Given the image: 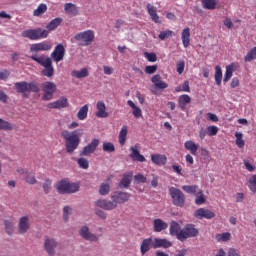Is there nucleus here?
I'll use <instances>...</instances> for the list:
<instances>
[{
  "instance_id": "1",
  "label": "nucleus",
  "mask_w": 256,
  "mask_h": 256,
  "mask_svg": "<svg viewBox=\"0 0 256 256\" xmlns=\"http://www.w3.org/2000/svg\"><path fill=\"white\" fill-rule=\"evenodd\" d=\"M169 233L171 237H176L178 241L182 243L191 239V237H197L199 235V230L195 228L193 224H186L184 228L181 229L179 223L172 221L170 223Z\"/></svg>"
},
{
  "instance_id": "2",
  "label": "nucleus",
  "mask_w": 256,
  "mask_h": 256,
  "mask_svg": "<svg viewBox=\"0 0 256 256\" xmlns=\"http://www.w3.org/2000/svg\"><path fill=\"white\" fill-rule=\"evenodd\" d=\"M61 137L65 141V147L67 153H73L77 147H79V143H81V137H83V130H63L61 132Z\"/></svg>"
},
{
  "instance_id": "3",
  "label": "nucleus",
  "mask_w": 256,
  "mask_h": 256,
  "mask_svg": "<svg viewBox=\"0 0 256 256\" xmlns=\"http://www.w3.org/2000/svg\"><path fill=\"white\" fill-rule=\"evenodd\" d=\"M30 59H32V61H35L36 63H38V65H41V67L44 68L42 70V75H44V77H48L49 79H51V77L55 75V68H53V60H51V58L45 55L37 56V54H33L32 56H30Z\"/></svg>"
},
{
  "instance_id": "4",
  "label": "nucleus",
  "mask_w": 256,
  "mask_h": 256,
  "mask_svg": "<svg viewBox=\"0 0 256 256\" xmlns=\"http://www.w3.org/2000/svg\"><path fill=\"white\" fill-rule=\"evenodd\" d=\"M14 87L17 93H21L26 99H29L31 93H39L40 91L39 86L35 82H16Z\"/></svg>"
},
{
  "instance_id": "5",
  "label": "nucleus",
  "mask_w": 256,
  "mask_h": 256,
  "mask_svg": "<svg viewBox=\"0 0 256 256\" xmlns=\"http://www.w3.org/2000/svg\"><path fill=\"white\" fill-rule=\"evenodd\" d=\"M22 37L30 39V41H39V39H47L49 31L43 28L29 29L22 32Z\"/></svg>"
},
{
  "instance_id": "6",
  "label": "nucleus",
  "mask_w": 256,
  "mask_h": 256,
  "mask_svg": "<svg viewBox=\"0 0 256 256\" xmlns=\"http://www.w3.org/2000/svg\"><path fill=\"white\" fill-rule=\"evenodd\" d=\"M74 39L79 41L82 47H89L95 41V31L85 30L74 35Z\"/></svg>"
},
{
  "instance_id": "7",
  "label": "nucleus",
  "mask_w": 256,
  "mask_h": 256,
  "mask_svg": "<svg viewBox=\"0 0 256 256\" xmlns=\"http://www.w3.org/2000/svg\"><path fill=\"white\" fill-rule=\"evenodd\" d=\"M58 193L62 195L77 193L79 191V184L77 183H70L67 180H61L56 187Z\"/></svg>"
},
{
  "instance_id": "8",
  "label": "nucleus",
  "mask_w": 256,
  "mask_h": 256,
  "mask_svg": "<svg viewBox=\"0 0 256 256\" xmlns=\"http://www.w3.org/2000/svg\"><path fill=\"white\" fill-rule=\"evenodd\" d=\"M169 195L175 207H185V194L178 188L170 187Z\"/></svg>"
},
{
  "instance_id": "9",
  "label": "nucleus",
  "mask_w": 256,
  "mask_h": 256,
  "mask_svg": "<svg viewBox=\"0 0 256 256\" xmlns=\"http://www.w3.org/2000/svg\"><path fill=\"white\" fill-rule=\"evenodd\" d=\"M41 89L44 93L42 100L51 101V99H53V94L57 91V85L53 82H44L41 84Z\"/></svg>"
},
{
  "instance_id": "10",
  "label": "nucleus",
  "mask_w": 256,
  "mask_h": 256,
  "mask_svg": "<svg viewBox=\"0 0 256 256\" xmlns=\"http://www.w3.org/2000/svg\"><path fill=\"white\" fill-rule=\"evenodd\" d=\"M110 198L112 199V202L115 203L117 208V205L127 203V201L131 199V194L129 192L115 191L111 194Z\"/></svg>"
},
{
  "instance_id": "11",
  "label": "nucleus",
  "mask_w": 256,
  "mask_h": 256,
  "mask_svg": "<svg viewBox=\"0 0 256 256\" xmlns=\"http://www.w3.org/2000/svg\"><path fill=\"white\" fill-rule=\"evenodd\" d=\"M58 245L59 243L54 238L46 237L44 241V249L46 253H48V255L50 256H55V253H56L55 249H57Z\"/></svg>"
},
{
  "instance_id": "12",
  "label": "nucleus",
  "mask_w": 256,
  "mask_h": 256,
  "mask_svg": "<svg viewBox=\"0 0 256 256\" xmlns=\"http://www.w3.org/2000/svg\"><path fill=\"white\" fill-rule=\"evenodd\" d=\"M53 49V44L47 41L32 44L30 46L31 53H39V51H51Z\"/></svg>"
},
{
  "instance_id": "13",
  "label": "nucleus",
  "mask_w": 256,
  "mask_h": 256,
  "mask_svg": "<svg viewBox=\"0 0 256 256\" xmlns=\"http://www.w3.org/2000/svg\"><path fill=\"white\" fill-rule=\"evenodd\" d=\"M31 229V223L29 222V216H22L18 221V233L20 235H25Z\"/></svg>"
},
{
  "instance_id": "14",
  "label": "nucleus",
  "mask_w": 256,
  "mask_h": 256,
  "mask_svg": "<svg viewBox=\"0 0 256 256\" xmlns=\"http://www.w3.org/2000/svg\"><path fill=\"white\" fill-rule=\"evenodd\" d=\"M51 58L56 63L63 61L65 58V46H63V44H57L54 51L51 53Z\"/></svg>"
},
{
  "instance_id": "15",
  "label": "nucleus",
  "mask_w": 256,
  "mask_h": 256,
  "mask_svg": "<svg viewBox=\"0 0 256 256\" xmlns=\"http://www.w3.org/2000/svg\"><path fill=\"white\" fill-rule=\"evenodd\" d=\"M194 217L196 219H213L215 217V212L206 208H199L194 212Z\"/></svg>"
},
{
  "instance_id": "16",
  "label": "nucleus",
  "mask_w": 256,
  "mask_h": 256,
  "mask_svg": "<svg viewBox=\"0 0 256 256\" xmlns=\"http://www.w3.org/2000/svg\"><path fill=\"white\" fill-rule=\"evenodd\" d=\"M97 147H99V139L94 138L91 143L83 148L80 155L87 157V155H91V153H95L97 151Z\"/></svg>"
},
{
  "instance_id": "17",
  "label": "nucleus",
  "mask_w": 256,
  "mask_h": 256,
  "mask_svg": "<svg viewBox=\"0 0 256 256\" xmlns=\"http://www.w3.org/2000/svg\"><path fill=\"white\" fill-rule=\"evenodd\" d=\"M79 235L82 237V239H85V241H99V236L91 233L87 226H82L80 228Z\"/></svg>"
},
{
  "instance_id": "18",
  "label": "nucleus",
  "mask_w": 256,
  "mask_h": 256,
  "mask_svg": "<svg viewBox=\"0 0 256 256\" xmlns=\"http://www.w3.org/2000/svg\"><path fill=\"white\" fill-rule=\"evenodd\" d=\"M95 206L99 207L100 209H104V211H113V209H117L115 202L113 200H105L99 199L95 202Z\"/></svg>"
},
{
  "instance_id": "19",
  "label": "nucleus",
  "mask_w": 256,
  "mask_h": 256,
  "mask_svg": "<svg viewBox=\"0 0 256 256\" xmlns=\"http://www.w3.org/2000/svg\"><path fill=\"white\" fill-rule=\"evenodd\" d=\"M96 113L95 115L99 118V119H107V117H109V112H107V106L105 105V102L103 101H98L96 103Z\"/></svg>"
},
{
  "instance_id": "20",
  "label": "nucleus",
  "mask_w": 256,
  "mask_h": 256,
  "mask_svg": "<svg viewBox=\"0 0 256 256\" xmlns=\"http://www.w3.org/2000/svg\"><path fill=\"white\" fill-rule=\"evenodd\" d=\"M130 157L133 159V161H138L139 163H145L146 159L145 156H143L139 152V144H136L135 146L130 147Z\"/></svg>"
},
{
  "instance_id": "21",
  "label": "nucleus",
  "mask_w": 256,
  "mask_h": 256,
  "mask_svg": "<svg viewBox=\"0 0 256 256\" xmlns=\"http://www.w3.org/2000/svg\"><path fill=\"white\" fill-rule=\"evenodd\" d=\"M47 107L48 109H65L69 107V100L65 97H61L59 100L49 103Z\"/></svg>"
},
{
  "instance_id": "22",
  "label": "nucleus",
  "mask_w": 256,
  "mask_h": 256,
  "mask_svg": "<svg viewBox=\"0 0 256 256\" xmlns=\"http://www.w3.org/2000/svg\"><path fill=\"white\" fill-rule=\"evenodd\" d=\"M169 228V224L163 221L161 218H156L153 221V231L154 233H161Z\"/></svg>"
},
{
  "instance_id": "23",
  "label": "nucleus",
  "mask_w": 256,
  "mask_h": 256,
  "mask_svg": "<svg viewBox=\"0 0 256 256\" xmlns=\"http://www.w3.org/2000/svg\"><path fill=\"white\" fill-rule=\"evenodd\" d=\"M173 243L165 238H155L153 243V249H169L172 247Z\"/></svg>"
},
{
  "instance_id": "24",
  "label": "nucleus",
  "mask_w": 256,
  "mask_h": 256,
  "mask_svg": "<svg viewBox=\"0 0 256 256\" xmlns=\"http://www.w3.org/2000/svg\"><path fill=\"white\" fill-rule=\"evenodd\" d=\"M181 40L183 47L187 49L191 45V29L189 27L184 28L181 33Z\"/></svg>"
},
{
  "instance_id": "25",
  "label": "nucleus",
  "mask_w": 256,
  "mask_h": 256,
  "mask_svg": "<svg viewBox=\"0 0 256 256\" xmlns=\"http://www.w3.org/2000/svg\"><path fill=\"white\" fill-rule=\"evenodd\" d=\"M153 238H146L142 241V244L140 246V253L141 255H145L146 253H149L151 249H153Z\"/></svg>"
},
{
  "instance_id": "26",
  "label": "nucleus",
  "mask_w": 256,
  "mask_h": 256,
  "mask_svg": "<svg viewBox=\"0 0 256 256\" xmlns=\"http://www.w3.org/2000/svg\"><path fill=\"white\" fill-rule=\"evenodd\" d=\"M151 161L154 163V165L161 167L163 165H167V156L163 154H152Z\"/></svg>"
},
{
  "instance_id": "27",
  "label": "nucleus",
  "mask_w": 256,
  "mask_h": 256,
  "mask_svg": "<svg viewBox=\"0 0 256 256\" xmlns=\"http://www.w3.org/2000/svg\"><path fill=\"white\" fill-rule=\"evenodd\" d=\"M151 81L155 85V87H157V89H167V87H169V84L163 81L161 75L159 74L152 76Z\"/></svg>"
},
{
  "instance_id": "28",
  "label": "nucleus",
  "mask_w": 256,
  "mask_h": 256,
  "mask_svg": "<svg viewBox=\"0 0 256 256\" xmlns=\"http://www.w3.org/2000/svg\"><path fill=\"white\" fill-rule=\"evenodd\" d=\"M191 103V96L187 94L180 95L178 98V104L182 111L187 109V105Z\"/></svg>"
},
{
  "instance_id": "29",
  "label": "nucleus",
  "mask_w": 256,
  "mask_h": 256,
  "mask_svg": "<svg viewBox=\"0 0 256 256\" xmlns=\"http://www.w3.org/2000/svg\"><path fill=\"white\" fill-rule=\"evenodd\" d=\"M184 147L187 151H190L191 155H197V151H199V145L191 140L186 141L184 143Z\"/></svg>"
},
{
  "instance_id": "30",
  "label": "nucleus",
  "mask_w": 256,
  "mask_h": 256,
  "mask_svg": "<svg viewBox=\"0 0 256 256\" xmlns=\"http://www.w3.org/2000/svg\"><path fill=\"white\" fill-rule=\"evenodd\" d=\"M64 11L65 13H67V15H72L73 17H75L79 13V10H77V6H75V4L73 3H66L64 5Z\"/></svg>"
},
{
  "instance_id": "31",
  "label": "nucleus",
  "mask_w": 256,
  "mask_h": 256,
  "mask_svg": "<svg viewBox=\"0 0 256 256\" xmlns=\"http://www.w3.org/2000/svg\"><path fill=\"white\" fill-rule=\"evenodd\" d=\"M63 23V18H54L49 22V24L46 25V29L49 33V31H55L56 28L59 27Z\"/></svg>"
},
{
  "instance_id": "32",
  "label": "nucleus",
  "mask_w": 256,
  "mask_h": 256,
  "mask_svg": "<svg viewBox=\"0 0 256 256\" xmlns=\"http://www.w3.org/2000/svg\"><path fill=\"white\" fill-rule=\"evenodd\" d=\"M88 114H89V105L86 104L79 109L77 113V119L79 121H85V118L87 117Z\"/></svg>"
},
{
  "instance_id": "33",
  "label": "nucleus",
  "mask_w": 256,
  "mask_h": 256,
  "mask_svg": "<svg viewBox=\"0 0 256 256\" xmlns=\"http://www.w3.org/2000/svg\"><path fill=\"white\" fill-rule=\"evenodd\" d=\"M71 75L72 77H76V79H85V77H89V70L87 68H83L81 71L74 70Z\"/></svg>"
},
{
  "instance_id": "34",
  "label": "nucleus",
  "mask_w": 256,
  "mask_h": 256,
  "mask_svg": "<svg viewBox=\"0 0 256 256\" xmlns=\"http://www.w3.org/2000/svg\"><path fill=\"white\" fill-rule=\"evenodd\" d=\"M195 195V204L196 205H203L204 203L207 202V198H205V194H203V190H198Z\"/></svg>"
},
{
  "instance_id": "35",
  "label": "nucleus",
  "mask_w": 256,
  "mask_h": 256,
  "mask_svg": "<svg viewBox=\"0 0 256 256\" xmlns=\"http://www.w3.org/2000/svg\"><path fill=\"white\" fill-rule=\"evenodd\" d=\"M233 71H235V66L233 64L226 66V72L223 79L224 83H228V81L231 80V77H233Z\"/></svg>"
},
{
  "instance_id": "36",
  "label": "nucleus",
  "mask_w": 256,
  "mask_h": 256,
  "mask_svg": "<svg viewBox=\"0 0 256 256\" xmlns=\"http://www.w3.org/2000/svg\"><path fill=\"white\" fill-rule=\"evenodd\" d=\"M203 9L213 11L217 7V0H202Z\"/></svg>"
},
{
  "instance_id": "37",
  "label": "nucleus",
  "mask_w": 256,
  "mask_h": 256,
  "mask_svg": "<svg viewBox=\"0 0 256 256\" xmlns=\"http://www.w3.org/2000/svg\"><path fill=\"white\" fill-rule=\"evenodd\" d=\"M127 133H129L127 126H123L119 132L120 145H125V142L127 141Z\"/></svg>"
},
{
  "instance_id": "38",
  "label": "nucleus",
  "mask_w": 256,
  "mask_h": 256,
  "mask_svg": "<svg viewBox=\"0 0 256 256\" xmlns=\"http://www.w3.org/2000/svg\"><path fill=\"white\" fill-rule=\"evenodd\" d=\"M0 131H13V124L3 118H0Z\"/></svg>"
},
{
  "instance_id": "39",
  "label": "nucleus",
  "mask_w": 256,
  "mask_h": 256,
  "mask_svg": "<svg viewBox=\"0 0 256 256\" xmlns=\"http://www.w3.org/2000/svg\"><path fill=\"white\" fill-rule=\"evenodd\" d=\"M216 241L218 243H227V241H231V234L229 232L216 234Z\"/></svg>"
},
{
  "instance_id": "40",
  "label": "nucleus",
  "mask_w": 256,
  "mask_h": 256,
  "mask_svg": "<svg viewBox=\"0 0 256 256\" xmlns=\"http://www.w3.org/2000/svg\"><path fill=\"white\" fill-rule=\"evenodd\" d=\"M182 190L189 195H195L200 189L197 185H184L182 186Z\"/></svg>"
},
{
  "instance_id": "41",
  "label": "nucleus",
  "mask_w": 256,
  "mask_h": 256,
  "mask_svg": "<svg viewBox=\"0 0 256 256\" xmlns=\"http://www.w3.org/2000/svg\"><path fill=\"white\" fill-rule=\"evenodd\" d=\"M130 185H131V176L124 174L119 183L120 189H127V187H129Z\"/></svg>"
},
{
  "instance_id": "42",
  "label": "nucleus",
  "mask_w": 256,
  "mask_h": 256,
  "mask_svg": "<svg viewBox=\"0 0 256 256\" xmlns=\"http://www.w3.org/2000/svg\"><path fill=\"white\" fill-rule=\"evenodd\" d=\"M215 71L216 85H221V81H223V71L221 70V66L217 65Z\"/></svg>"
},
{
  "instance_id": "43",
  "label": "nucleus",
  "mask_w": 256,
  "mask_h": 256,
  "mask_svg": "<svg viewBox=\"0 0 256 256\" xmlns=\"http://www.w3.org/2000/svg\"><path fill=\"white\" fill-rule=\"evenodd\" d=\"M111 191V184L109 183H102L99 188V194L102 196L109 195Z\"/></svg>"
},
{
  "instance_id": "44",
  "label": "nucleus",
  "mask_w": 256,
  "mask_h": 256,
  "mask_svg": "<svg viewBox=\"0 0 256 256\" xmlns=\"http://www.w3.org/2000/svg\"><path fill=\"white\" fill-rule=\"evenodd\" d=\"M5 231L8 235H13V232L15 231V225L13 224V221L5 220L4 221Z\"/></svg>"
},
{
  "instance_id": "45",
  "label": "nucleus",
  "mask_w": 256,
  "mask_h": 256,
  "mask_svg": "<svg viewBox=\"0 0 256 256\" xmlns=\"http://www.w3.org/2000/svg\"><path fill=\"white\" fill-rule=\"evenodd\" d=\"M158 37L161 41H165V39H169L170 37H175V32L171 30H164L160 32Z\"/></svg>"
},
{
  "instance_id": "46",
  "label": "nucleus",
  "mask_w": 256,
  "mask_h": 256,
  "mask_svg": "<svg viewBox=\"0 0 256 256\" xmlns=\"http://www.w3.org/2000/svg\"><path fill=\"white\" fill-rule=\"evenodd\" d=\"M235 137H236L237 147H239V149H243V147H245V140H243V133L236 132Z\"/></svg>"
},
{
  "instance_id": "47",
  "label": "nucleus",
  "mask_w": 256,
  "mask_h": 256,
  "mask_svg": "<svg viewBox=\"0 0 256 256\" xmlns=\"http://www.w3.org/2000/svg\"><path fill=\"white\" fill-rule=\"evenodd\" d=\"M47 12V4H40L37 9L34 10L33 15L34 17H39L43 15V13Z\"/></svg>"
},
{
  "instance_id": "48",
  "label": "nucleus",
  "mask_w": 256,
  "mask_h": 256,
  "mask_svg": "<svg viewBox=\"0 0 256 256\" xmlns=\"http://www.w3.org/2000/svg\"><path fill=\"white\" fill-rule=\"evenodd\" d=\"M102 149L105 151V153H115V145H113L111 142H104Z\"/></svg>"
},
{
  "instance_id": "49",
  "label": "nucleus",
  "mask_w": 256,
  "mask_h": 256,
  "mask_svg": "<svg viewBox=\"0 0 256 256\" xmlns=\"http://www.w3.org/2000/svg\"><path fill=\"white\" fill-rule=\"evenodd\" d=\"M248 187L252 193H256V174L252 175L248 180Z\"/></svg>"
},
{
  "instance_id": "50",
  "label": "nucleus",
  "mask_w": 256,
  "mask_h": 256,
  "mask_svg": "<svg viewBox=\"0 0 256 256\" xmlns=\"http://www.w3.org/2000/svg\"><path fill=\"white\" fill-rule=\"evenodd\" d=\"M256 57V47L252 48L247 55L245 56L244 60L246 63H250V61H253Z\"/></svg>"
},
{
  "instance_id": "51",
  "label": "nucleus",
  "mask_w": 256,
  "mask_h": 256,
  "mask_svg": "<svg viewBox=\"0 0 256 256\" xmlns=\"http://www.w3.org/2000/svg\"><path fill=\"white\" fill-rule=\"evenodd\" d=\"M25 181L29 185H35V183H37V179L35 178V175L31 172L26 173Z\"/></svg>"
},
{
  "instance_id": "52",
  "label": "nucleus",
  "mask_w": 256,
  "mask_h": 256,
  "mask_svg": "<svg viewBox=\"0 0 256 256\" xmlns=\"http://www.w3.org/2000/svg\"><path fill=\"white\" fill-rule=\"evenodd\" d=\"M143 55L150 63H155L157 61V54H155V52H144Z\"/></svg>"
},
{
  "instance_id": "53",
  "label": "nucleus",
  "mask_w": 256,
  "mask_h": 256,
  "mask_svg": "<svg viewBox=\"0 0 256 256\" xmlns=\"http://www.w3.org/2000/svg\"><path fill=\"white\" fill-rule=\"evenodd\" d=\"M206 130L208 137H215V135L219 133V128L217 126H208Z\"/></svg>"
},
{
  "instance_id": "54",
  "label": "nucleus",
  "mask_w": 256,
  "mask_h": 256,
  "mask_svg": "<svg viewBox=\"0 0 256 256\" xmlns=\"http://www.w3.org/2000/svg\"><path fill=\"white\" fill-rule=\"evenodd\" d=\"M176 71L178 75H182L183 71H185V60H180L177 62Z\"/></svg>"
},
{
  "instance_id": "55",
  "label": "nucleus",
  "mask_w": 256,
  "mask_h": 256,
  "mask_svg": "<svg viewBox=\"0 0 256 256\" xmlns=\"http://www.w3.org/2000/svg\"><path fill=\"white\" fill-rule=\"evenodd\" d=\"M78 165H79L80 169H89V160H87L85 158H79Z\"/></svg>"
},
{
  "instance_id": "56",
  "label": "nucleus",
  "mask_w": 256,
  "mask_h": 256,
  "mask_svg": "<svg viewBox=\"0 0 256 256\" xmlns=\"http://www.w3.org/2000/svg\"><path fill=\"white\" fill-rule=\"evenodd\" d=\"M157 72V65H152V66H146L145 67V73L147 75H153V73Z\"/></svg>"
},
{
  "instance_id": "57",
  "label": "nucleus",
  "mask_w": 256,
  "mask_h": 256,
  "mask_svg": "<svg viewBox=\"0 0 256 256\" xmlns=\"http://www.w3.org/2000/svg\"><path fill=\"white\" fill-rule=\"evenodd\" d=\"M134 181L137 183H147V177L143 176V174H136L134 176Z\"/></svg>"
},
{
  "instance_id": "58",
  "label": "nucleus",
  "mask_w": 256,
  "mask_h": 256,
  "mask_svg": "<svg viewBox=\"0 0 256 256\" xmlns=\"http://www.w3.org/2000/svg\"><path fill=\"white\" fill-rule=\"evenodd\" d=\"M71 211V207L70 206H65L63 209V219L64 221H69V213Z\"/></svg>"
},
{
  "instance_id": "59",
  "label": "nucleus",
  "mask_w": 256,
  "mask_h": 256,
  "mask_svg": "<svg viewBox=\"0 0 256 256\" xmlns=\"http://www.w3.org/2000/svg\"><path fill=\"white\" fill-rule=\"evenodd\" d=\"M44 193H49L51 191V180H46L43 184Z\"/></svg>"
},
{
  "instance_id": "60",
  "label": "nucleus",
  "mask_w": 256,
  "mask_h": 256,
  "mask_svg": "<svg viewBox=\"0 0 256 256\" xmlns=\"http://www.w3.org/2000/svg\"><path fill=\"white\" fill-rule=\"evenodd\" d=\"M132 115H134V117L136 119H139V117H141V115H143L141 108H139L137 106H136V108H133Z\"/></svg>"
},
{
  "instance_id": "61",
  "label": "nucleus",
  "mask_w": 256,
  "mask_h": 256,
  "mask_svg": "<svg viewBox=\"0 0 256 256\" xmlns=\"http://www.w3.org/2000/svg\"><path fill=\"white\" fill-rule=\"evenodd\" d=\"M223 25L227 27V29H233V21H231V18H225L223 20Z\"/></svg>"
},
{
  "instance_id": "62",
  "label": "nucleus",
  "mask_w": 256,
  "mask_h": 256,
  "mask_svg": "<svg viewBox=\"0 0 256 256\" xmlns=\"http://www.w3.org/2000/svg\"><path fill=\"white\" fill-rule=\"evenodd\" d=\"M147 11L150 16L155 15L157 13V8L151 4H147Z\"/></svg>"
},
{
  "instance_id": "63",
  "label": "nucleus",
  "mask_w": 256,
  "mask_h": 256,
  "mask_svg": "<svg viewBox=\"0 0 256 256\" xmlns=\"http://www.w3.org/2000/svg\"><path fill=\"white\" fill-rule=\"evenodd\" d=\"M244 165L250 173H253L255 171V165L251 164L249 161H244Z\"/></svg>"
},
{
  "instance_id": "64",
  "label": "nucleus",
  "mask_w": 256,
  "mask_h": 256,
  "mask_svg": "<svg viewBox=\"0 0 256 256\" xmlns=\"http://www.w3.org/2000/svg\"><path fill=\"white\" fill-rule=\"evenodd\" d=\"M228 256H241V255L239 254V252L237 251V249H235V248H230V249L228 250Z\"/></svg>"
}]
</instances>
